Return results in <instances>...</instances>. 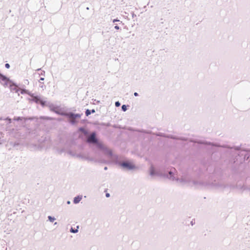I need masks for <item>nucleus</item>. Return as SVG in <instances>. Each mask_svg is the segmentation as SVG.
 Here are the masks:
<instances>
[{
	"label": "nucleus",
	"instance_id": "f257e3e1",
	"mask_svg": "<svg viewBox=\"0 0 250 250\" xmlns=\"http://www.w3.org/2000/svg\"><path fill=\"white\" fill-rule=\"evenodd\" d=\"M87 142L89 143L96 144L100 148H103V145L98 142V140L96 137V134L95 133H92L88 137Z\"/></svg>",
	"mask_w": 250,
	"mask_h": 250
},
{
	"label": "nucleus",
	"instance_id": "f03ea898",
	"mask_svg": "<svg viewBox=\"0 0 250 250\" xmlns=\"http://www.w3.org/2000/svg\"><path fill=\"white\" fill-rule=\"evenodd\" d=\"M122 166L123 167H126L128 169H132L134 167V166L133 165H132L131 164H130L129 163H127V162L122 163Z\"/></svg>",
	"mask_w": 250,
	"mask_h": 250
},
{
	"label": "nucleus",
	"instance_id": "7ed1b4c3",
	"mask_svg": "<svg viewBox=\"0 0 250 250\" xmlns=\"http://www.w3.org/2000/svg\"><path fill=\"white\" fill-rule=\"evenodd\" d=\"M76 117H80V116L78 115H74L73 114H71L70 116V118L71 120V122L72 123H74V121H73Z\"/></svg>",
	"mask_w": 250,
	"mask_h": 250
},
{
	"label": "nucleus",
	"instance_id": "20e7f679",
	"mask_svg": "<svg viewBox=\"0 0 250 250\" xmlns=\"http://www.w3.org/2000/svg\"><path fill=\"white\" fill-rule=\"evenodd\" d=\"M81 199H82V197H80V196L75 197V198L74 199V203L75 204H77L81 200Z\"/></svg>",
	"mask_w": 250,
	"mask_h": 250
},
{
	"label": "nucleus",
	"instance_id": "39448f33",
	"mask_svg": "<svg viewBox=\"0 0 250 250\" xmlns=\"http://www.w3.org/2000/svg\"><path fill=\"white\" fill-rule=\"evenodd\" d=\"M6 78L4 76L2 75L0 73V81H5Z\"/></svg>",
	"mask_w": 250,
	"mask_h": 250
},
{
	"label": "nucleus",
	"instance_id": "423d86ee",
	"mask_svg": "<svg viewBox=\"0 0 250 250\" xmlns=\"http://www.w3.org/2000/svg\"><path fill=\"white\" fill-rule=\"evenodd\" d=\"M48 219L50 220V222H53L55 220V218L52 217L50 216H48Z\"/></svg>",
	"mask_w": 250,
	"mask_h": 250
},
{
	"label": "nucleus",
	"instance_id": "0eeeda50",
	"mask_svg": "<svg viewBox=\"0 0 250 250\" xmlns=\"http://www.w3.org/2000/svg\"><path fill=\"white\" fill-rule=\"evenodd\" d=\"M122 110L124 111H125L127 109L126 106L125 105H123L122 106Z\"/></svg>",
	"mask_w": 250,
	"mask_h": 250
},
{
	"label": "nucleus",
	"instance_id": "6e6552de",
	"mask_svg": "<svg viewBox=\"0 0 250 250\" xmlns=\"http://www.w3.org/2000/svg\"><path fill=\"white\" fill-rule=\"evenodd\" d=\"M71 231L72 232L75 233V232H77L78 231V229H76L74 230V229H73L72 228H71Z\"/></svg>",
	"mask_w": 250,
	"mask_h": 250
},
{
	"label": "nucleus",
	"instance_id": "1a4fd4ad",
	"mask_svg": "<svg viewBox=\"0 0 250 250\" xmlns=\"http://www.w3.org/2000/svg\"><path fill=\"white\" fill-rule=\"evenodd\" d=\"M85 114L86 116H88L90 114V112L89 110H87L85 112Z\"/></svg>",
	"mask_w": 250,
	"mask_h": 250
},
{
	"label": "nucleus",
	"instance_id": "9d476101",
	"mask_svg": "<svg viewBox=\"0 0 250 250\" xmlns=\"http://www.w3.org/2000/svg\"><path fill=\"white\" fill-rule=\"evenodd\" d=\"M115 105L117 106V107H118L120 105V103L119 102H116L115 103Z\"/></svg>",
	"mask_w": 250,
	"mask_h": 250
},
{
	"label": "nucleus",
	"instance_id": "9b49d317",
	"mask_svg": "<svg viewBox=\"0 0 250 250\" xmlns=\"http://www.w3.org/2000/svg\"><path fill=\"white\" fill-rule=\"evenodd\" d=\"M5 66V67L7 68H9L10 67V65L8 63H6Z\"/></svg>",
	"mask_w": 250,
	"mask_h": 250
},
{
	"label": "nucleus",
	"instance_id": "f8f14e48",
	"mask_svg": "<svg viewBox=\"0 0 250 250\" xmlns=\"http://www.w3.org/2000/svg\"><path fill=\"white\" fill-rule=\"evenodd\" d=\"M134 95L135 96H137L138 95V94L137 92H135Z\"/></svg>",
	"mask_w": 250,
	"mask_h": 250
},
{
	"label": "nucleus",
	"instance_id": "ddd939ff",
	"mask_svg": "<svg viewBox=\"0 0 250 250\" xmlns=\"http://www.w3.org/2000/svg\"><path fill=\"white\" fill-rule=\"evenodd\" d=\"M109 196H110V195H109V193H106V197H109Z\"/></svg>",
	"mask_w": 250,
	"mask_h": 250
},
{
	"label": "nucleus",
	"instance_id": "4468645a",
	"mask_svg": "<svg viewBox=\"0 0 250 250\" xmlns=\"http://www.w3.org/2000/svg\"><path fill=\"white\" fill-rule=\"evenodd\" d=\"M115 29H119V26H115Z\"/></svg>",
	"mask_w": 250,
	"mask_h": 250
},
{
	"label": "nucleus",
	"instance_id": "2eb2a0df",
	"mask_svg": "<svg viewBox=\"0 0 250 250\" xmlns=\"http://www.w3.org/2000/svg\"><path fill=\"white\" fill-rule=\"evenodd\" d=\"M40 80H41V81H43V80H44V78H41L40 79Z\"/></svg>",
	"mask_w": 250,
	"mask_h": 250
},
{
	"label": "nucleus",
	"instance_id": "dca6fc26",
	"mask_svg": "<svg viewBox=\"0 0 250 250\" xmlns=\"http://www.w3.org/2000/svg\"><path fill=\"white\" fill-rule=\"evenodd\" d=\"M118 21V20H114L113 21V22H115V21Z\"/></svg>",
	"mask_w": 250,
	"mask_h": 250
}]
</instances>
